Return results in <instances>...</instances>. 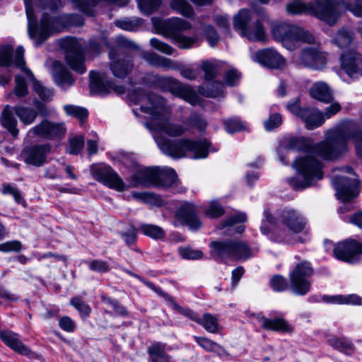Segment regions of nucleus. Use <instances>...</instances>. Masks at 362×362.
Instances as JSON below:
<instances>
[{
	"label": "nucleus",
	"mask_w": 362,
	"mask_h": 362,
	"mask_svg": "<svg viewBox=\"0 0 362 362\" xmlns=\"http://www.w3.org/2000/svg\"><path fill=\"white\" fill-rule=\"evenodd\" d=\"M129 97L134 104H140L141 112L151 116V121L145 126L152 132L158 148L164 154L174 158L202 159L206 158L210 151H217V148L211 147V144L206 139L171 140L163 137V134L171 137L180 136L187 130L182 124L170 121L171 109L163 97L153 93H146L141 88H135L129 93Z\"/></svg>",
	"instance_id": "1"
},
{
	"label": "nucleus",
	"mask_w": 362,
	"mask_h": 362,
	"mask_svg": "<svg viewBox=\"0 0 362 362\" xmlns=\"http://www.w3.org/2000/svg\"><path fill=\"white\" fill-rule=\"evenodd\" d=\"M325 140L307 147L303 155L293 163L296 176L288 180L289 185L296 190H301L313 185L323 178L322 163L317 158L325 160L339 158L348 150V141L353 139L357 155L362 158V131L356 122L344 120L325 132Z\"/></svg>",
	"instance_id": "2"
},
{
	"label": "nucleus",
	"mask_w": 362,
	"mask_h": 362,
	"mask_svg": "<svg viewBox=\"0 0 362 362\" xmlns=\"http://www.w3.org/2000/svg\"><path fill=\"white\" fill-rule=\"evenodd\" d=\"M261 232L273 242L285 244L303 243L310 238L307 221L303 214L293 209H284L274 217L264 209Z\"/></svg>",
	"instance_id": "3"
},
{
	"label": "nucleus",
	"mask_w": 362,
	"mask_h": 362,
	"mask_svg": "<svg viewBox=\"0 0 362 362\" xmlns=\"http://www.w3.org/2000/svg\"><path fill=\"white\" fill-rule=\"evenodd\" d=\"M60 47L65 51V59L67 65L78 74L86 71L84 54L94 57L100 54L104 46L108 42L105 36L93 38L87 45L81 40L73 37L63 38L59 42Z\"/></svg>",
	"instance_id": "4"
},
{
	"label": "nucleus",
	"mask_w": 362,
	"mask_h": 362,
	"mask_svg": "<svg viewBox=\"0 0 362 362\" xmlns=\"http://www.w3.org/2000/svg\"><path fill=\"white\" fill-rule=\"evenodd\" d=\"M343 0H315V4H304L299 0L290 2L286 11L291 14H310L329 25H334L339 18V6Z\"/></svg>",
	"instance_id": "5"
},
{
	"label": "nucleus",
	"mask_w": 362,
	"mask_h": 362,
	"mask_svg": "<svg viewBox=\"0 0 362 362\" xmlns=\"http://www.w3.org/2000/svg\"><path fill=\"white\" fill-rule=\"evenodd\" d=\"M35 0H24L28 18V33L29 37L35 41V46L42 44L50 35L57 30V25L59 22L57 17H51L47 13H43L40 26L34 14L33 3Z\"/></svg>",
	"instance_id": "6"
},
{
	"label": "nucleus",
	"mask_w": 362,
	"mask_h": 362,
	"mask_svg": "<svg viewBox=\"0 0 362 362\" xmlns=\"http://www.w3.org/2000/svg\"><path fill=\"white\" fill-rule=\"evenodd\" d=\"M272 33L275 40L281 41L283 46L291 51L300 47L302 42L315 43V37L309 31L294 25H276L272 28Z\"/></svg>",
	"instance_id": "7"
},
{
	"label": "nucleus",
	"mask_w": 362,
	"mask_h": 362,
	"mask_svg": "<svg viewBox=\"0 0 362 362\" xmlns=\"http://www.w3.org/2000/svg\"><path fill=\"white\" fill-rule=\"evenodd\" d=\"M144 81L164 91H169L173 95L183 98L192 105L199 103L198 97L192 90L182 86L177 80L173 77L161 76L148 73L146 75Z\"/></svg>",
	"instance_id": "8"
},
{
	"label": "nucleus",
	"mask_w": 362,
	"mask_h": 362,
	"mask_svg": "<svg viewBox=\"0 0 362 362\" xmlns=\"http://www.w3.org/2000/svg\"><path fill=\"white\" fill-rule=\"evenodd\" d=\"M252 13L247 9H241L234 16L233 26L235 30L240 35L247 38L250 41H264L266 39L265 31L260 23V19L251 22Z\"/></svg>",
	"instance_id": "9"
},
{
	"label": "nucleus",
	"mask_w": 362,
	"mask_h": 362,
	"mask_svg": "<svg viewBox=\"0 0 362 362\" xmlns=\"http://www.w3.org/2000/svg\"><path fill=\"white\" fill-rule=\"evenodd\" d=\"M313 274V269L308 262H302L296 265L289 274L290 288L298 296L308 293L311 287L309 278Z\"/></svg>",
	"instance_id": "10"
},
{
	"label": "nucleus",
	"mask_w": 362,
	"mask_h": 362,
	"mask_svg": "<svg viewBox=\"0 0 362 362\" xmlns=\"http://www.w3.org/2000/svg\"><path fill=\"white\" fill-rule=\"evenodd\" d=\"M66 128L64 122H54L45 119L30 128L27 136L31 139H41L51 141H60L66 134Z\"/></svg>",
	"instance_id": "11"
},
{
	"label": "nucleus",
	"mask_w": 362,
	"mask_h": 362,
	"mask_svg": "<svg viewBox=\"0 0 362 362\" xmlns=\"http://www.w3.org/2000/svg\"><path fill=\"white\" fill-rule=\"evenodd\" d=\"M93 177L103 185L118 192L127 189L125 183L111 166L105 163L93 164L90 166Z\"/></svg>",
	"instance_id": "12"
},
{
	"label": "nucleus",
	"mask_w": 362,
	"mask_h": 362,
	"mask_svg": "<svg viewBox=\"0 0 362 362\" xmlns=\"http://www.w3.org/2000/svg\"><path fill=\"white\" fill-rule=\"evenodd\" d=\"M163 26L181 49H189L197 41L196 37H187L180 33L192 27L191 24L185 20L180 18H171L165 21L163 23Z\"/></svg>",
	"instance_id": "13"
},
{
	"label": "nucleus",
	"mask_w": 362,
	"mask_h": 362,
	"mask_svg": "<svg viewBox=\"0 0 362 362\" xmlns=\"http://www.w3.org/2000/svg\"><path fill=\"white\" fill-rule=\"evenodd\" d=\"M13 64L17 68L20 69L32 82L34 91L38 95L41 100L49 101L52 99L54 96L53 89L43 86L40 81L37 80L32 71L25 66L24 48L22 46H19L15 52Z\"/></svg>",
	"instance_id": "14"
},
{
	"label": "nucleus",
	"mask_w": 362,
	"mask_h": 362,
	"mask_svg": "<svg viewBox=\"0 0 362 362\" xmlns=\"http://www.w3.org/2000/svg\"><path fill=\"white\" fill-rule=\"evenodd\" d=\"M51 151L49 143L29 145L22 149L20 157L25 163L39 168L47 162Z\"/></svg>",
	"instance_id": "15"
},
{
	"label": "nucleus",
	"mask_w": 362,
	"mask_h": 362,
	"mask_svg": "<svg viewBox=\"0 0 362 362\" xmlns=\"http://www.w3.org/2000/svg\"><path fill=\"white\" fill-rule=\"evenodd\" d=\"M340 71L351 79L362 76V54L356 49L344 50L339 58Z\"/></svg>",
	"instance_id": "16"
},
{
	"label": "nucleus",
	"mask_w": 362,
	"mask_h": 362,
	"mask_svg": "<svg viewBox=\"0 0 362 362\" xmlns=\"http://www.w3.org/2000/svg\"><path fill=\"white\" fill-rule=\"evenodd\" d=\"M90 89L92 93L105 95L114 91L117 94L125 92V87L122 85H116L111 80H107L103 73L90 71L89 73Z\"/></svg>",
	"instance_id": "17"
},
{
	"label": "nucleus",
	"mask_w": 362,
	"mask_h": 362,
	"mask_svg": "<svg viewBox=\"0 0 362 362\" xmlns=\"http://www.w3.org/2000/svg\"><path fill=\"white\" fill-rule=\"evenodd\" d=\"M336 196L344 204L351 202L358 193V182L356 179H351L343 176H334L332 180Z\"/></svg>",
	"instance_id": "18"
},
{
	"label": "nucleus",
	"mask_w": 362,
	"mask_h": 362,
	"mask_svg": "<svg viewBox=\"0 0 362 362\" xmlns=\"http://www.w3.org/2000/svg\"><path fill=\"white\" fill-rule=\"evenodd\" d=\"M333 254L339 260L350 264L356 263L362 254V244L355 240H345L334 245Z\"/></svg>",
	"instance_id": "19"
},
{
	"label": "nucleus",
	"mask_w": 362,
	"mask_h": 362,
	"mask_svg": "<svg viewBox=\"0 0 362 362\" xmlns=\"http://www.w3.org/2000/svg\"><path fill=\"white\" fill-rule=\"evenodd\" d=\"M173 224L175 227L186 225L192 230H198L202 223L197 215L195 206L189 202L182 204L175 214Z\"/></svg>",
	"instance_id": "20"
},
{
	"label": "nucleus",
	"mask_w": 362,
	"mask_h": 362,
	"mask_svg": "<svg viewBox=\"0 0 362 362\" xmlns=\"http://www.w3.org/2000/svg\"><path fill=\"white\" fill-rule=\"evenodd\" d=\"M298 62L303 66L321 70L326 66L327 57L317 48L305 47L301 50Z\"/></svg>",
	"instance_id": "21"
},
{
	"label": "nucleus",
	"mask_w": 362,
	"mask_h": 362,
	"mask_svg": "<svg viewBox=\"0 0 362 362\" xmlns=\"http://www.w3.org/2000/svg\"><path fill=\"white\" fill-rule=\"evenodd\" d=\"M109 57L111 59L110 70L115 77L124 78L132 72L134 63L131 57L116 54L114 49L109 52Z\"/></svg>",
	"instance_id": "22"
},
{
	"label": "nucleus",
	"mask_w": 362,
	"mask_h": 362,
	"mask_svg": "<svg viewBox=\"0 0 362 362\" xmlns=\"http://www.w3.org/2000/svg\"><path fill=\"white\" fill-rule=\"evenodd\" d=\"M253 57L254 61L272 69H281L284 66L286 62L284 57L272 48L259 50Z\"/></svg>",
	"instance_id": "23"
},
{
	"label": "nucleus",
	"mask_w": 362,
	"mask_h": 362,
	"mask_svg": "<svg viewBox=\"0 0 362 362\" xmlns=\"http://www.w3.org/2000/svg\"><path fill=\"white\" fill-rule=\"evenodd\" d=\"M253 317L261 323V327L264 329L284 333H292L293 332V327L282 317L270 319L264 317L261 313L254 314Z\"/></svg>",
	"instance_id": "24"
},
{
	"label": "nucleus",
	"mask_w": 362,
	"mask_h": 362,
	"mask_svg": "<svg viewBox=\"0 0 362 362\" xmlns=\"http://www.w3.org/2000/svg\"><path fill=\"white\" fill-rule=\"evenodd\" d=\"M159 168L149 167L138 170L131 176V185L134 187L138 186L155 187Z\"/></svg>",
	"instance_id": "25"
},
{
	"label": "nucleus",
	"mask_w": 362,
	"mask_h": 362,
	"mask_svg": "<svg viewBox=\"0 0 362 362\" xmlns=\"http://www.w3.org/2000/svg\"><path fill=\"white\" fill-rule=\"evenodd\" d=\"M52 76L55 83L64 90L72 86L75 81L71 73L59 61L52 64Z\"/></svg>",
	"instance_id": "26"
},
{
	"label": "nucleus",
	"mask_w": 362,
	"mask_h": 362,
	"mask_svg": "<svg viewBox=\"0 0 362 362\" xmlns=\"http://www.w3.org/2000/svg\"><path fill=\"white\" fill-rule=\"evenodd\" d=\"M0 339L6 345L21 354L28 355L30 352L29 349L21 341L19 335L11 330L1 329Z\"/></svg>",
	"instance_id": "27"
},
{
	"label": "nucleus",
	"mask_w": 362,
	"mask_h": 362,
	"mask_svg": "<svg viewBox=\"0 0 362 362\" xmlns=\"http://www.w3.org/2000/svg\"><path fill=\"white\" fill-rule=\"evenodd\" d=\"M210 246L212 248L211 255L216 260L223 261L233 258V240L213 241Z\"/></svg>",
	"instance_id": "28"
},
{
	"label": "nucleus",
	"mask_w": 362,
	"mask_h": 362,
	"mask_svg": "<svg viewBox=\"0 0 362 362\" xmlns=\"http://www.w3.org/2000/svg\"><path fill=\"white\" fill-rule=\"evenodd\" d=\"M142 57L150 65L155 67H160L164 69H173L177 70L179 69V64L177 62L173 60L160 56L154 52H144L142 53Z\"/></svg>",
	"instance_id": "29"
},
{
	"label": "nucleus",
	"mask_w": 362,
	"mask_h": 362,
	"mask_svg": "<svg viewBox=\"0 0 362 362\" xmlns=\"http://www.w3.org/2000/svg\"><path fill=\"white\" fill-rule=\"evenodd\" d=\"M305 148V141L302 138L289 137L285 139L284 144L277 148V153L280 161L284 164H288L284 153L288 151H301Z\"/></svg>",
	"instance_id": "30"
},
{
	"label": "nucleus",
	"mask_w": 362,
	"mask_h": 362,
	"mask_svg": "<svg viewBox=\"0 0 362 362\" xmlns=\"http://www.w3.org/2000/svg\"><path fill=\"white\" fill-rule=\"evenodd\" d=\"M303 112L304 113L301 115L300 119L305 123L307 129H313L317 128L325 122L323 114L320 110L315 108L305 107Z\"/></svg>",
	"instance_id": "31"
},
{
	"label": "nucleus",
	"mask_w": 362,
	"mask_h": 362,
	"mask_svg": "<svg viewBox=\"0 0 362 362\" xmlns=\"http://www.w3.org/2000/svg\"><path fill=\"white\" fill-rule=\"evenodd\" d=\"M166 344L159 341L152 343L147 349L151 362H175L165 353Z\"/></svg>",
	"instance_id": "32"
},
{
	"label": "nucleus",
	"mask_w": 362,
	"mask_h": 362,
	"mask_svg": "<svg viewBox=\"0 0 362 362\" xmlns=\"http://www.w3.org/2000/svg\"><path fill=\"white\" fill-rule=\"evenodd\" d=\"M310 94L314 99L325 103H329L334 99L332 90L322 81L315 83L310 89Z\"/></svg>",
	"instance_id": "33"
},
{
	"label": "nucleus",
	"mask_w": 362,
	"mask_h": 362,
	"mask_svg": "<svg viewBox=\"0 0 362 362\" xmlns=\"http://www.w3.org/2000/svg\"><path fill=\"white\" fill-rule=\"evenodd\" d=\"M13 112V107L6 105L1 112L0 119L3 127L16 139L18 135L19 129L17 128L18 122Z\"/></svg>",
	"instance_id": "34"
},
{
	"label": "nucleus",
	"mask_w": 362,
	"mask_h": 362,
	"mask_svg": "<svg viewBox=\"0 0 362 362\" xmlns=\"http://www.w3.org/2000/svg\"><path fill=\"white\" fill-rule=\"evenodd\" d=\"M155 187L168 188L171 187L177 179V175L173 168L160 169L158 170Z\"/></svg>",
	"instance_id": "35"
},
{
	"label": "nucleus",
	"mask_w": 362,
	"mask_h": 362,
	"mask_svg": "<svg viewBox=\"0 0 362 362\" xmlns=\"http://www.w3.org/2000/svg\"><path fill=\"white\" fill-rule=\"evenodd\" d=\"M13 111L21 122L25 125H30L34 123L38 115L36 110L23 105L13 107Z\"/></svg>",
	"instance_id": "36"
},
{
	"label": "nucleus",
	"mask_w": 362,
	"mask_h": 362,
	"mask_svg": "<svg viewBox=\"0 0 362 362\" xmlns=\"http://www.w3.org/2000/svg\"><path fill=\"white\" fill-rule=\"evenodd\" d=\"M193 339L203 349L206 351L216 353L221 356L228 355L227 351L224 349L222 346L209 338L194 336Z\"/></svg>",
	"instance_id": "37"
},
{
	"label": "nucleus",
	"mask_w": 362,
	"mask_h": 362,
	"mask_svg": "<svg viewBox=\"0 0 362 362\" xmlns=\"http://www.w3.org/2000/svg\"><path fill=\"white\" fill-rule=\"evenodd\" d=\"M322 299L327 303L336 304H346L353 305H362V298L356 294H349L346 296L337 295V296H324Z\"/></svg>",
	"instance_id": "38"
},
{
	"label": "nucleus",
	"mask_w": 362,
	"mask_h": 362,
	"mask_svg": "<svg viewBox=\"0 0 362 362\" xmlns=\"http://www.w3.org/2000/svg\"><path fill=\"white\" fill-rule=\"evenodd\" d=\"M353 40V33L346 28H342L337 32L332 42L339 48L343 49L348 48L351 45Z\"/></svg>",
	"instance_id": "39"
},
{
	"label": "nucleus",
	"mask_w": 362,
	"mask_h": 362,
	"mask_svg": "<svg viewBox=\"0 0 362 362\" xmlns=\"http://www.w3.org/2000/svg\"><path fill=\"white\" fill-rule=\"evenodd\" d=\"M327 342L334 349L344 352L346 354L351 355L354 351L353 344L346 338H338L332 336L327 339Z\"/></svg>",
	"instance_id": "40"
},
{
	"label": "nucleus",
	"mask_w": 362,
	"mask_h": 362,
	"mask_svg": "<svg viewBox=\"0 0 362 362\" xmlns=\"http://www.w3.org/2000/svg\"><path fill=\"white\" fill-rule=\"evenodd\" d=\"M115 24L117 27L127 30L136 31L143 24V20L138 17H127L116 20Z\"/></svg>",
	"instance_id": "41"
},
{
	"label": "nucleus",
	"mask_w": 362,
	"mask_h": 362,
	"mask_svg": "<svg viewBox=\"0 0 362 362\" xmlns=\"http://www.w3.org/2000/svg\"><path fill=\"white\" fill-rule=\"evenodd\" d=\"M139 230L144 235L154 240H160L165 236V230L161 227L153 224L142 223L139 226Z\"/></svg>",
	"instance_id": "42"
},
{
	"label": "nucleus",
	"mask_w": 362,
	"mask_h": 362,
	"mask_svg": "<svg viewBox=\"0 0 362 362\" xmlns=\"http://www.w3.org/2000/svg\"><path fill=\"white\" fill-rule=\"evenodd\" d=\"M198 324L202 325L209 333L215 334L218 332V320L216 316L210 313H206L202 317H200Z\"/></svg>",
	"instance_id": "43"
},
{
	"label": "nucleus",
	"mask_w": 362,
	"mask_h": 362,
	"mask_svg": "<svg viewBox=\"0 0 362 362\" xmlns=\"http://www.w3.org/2000/svg\"><path fill=\"white\" fill-rule=\"evenodd\" d=\"M233 259L245 260L252 257V250L246 243L233 241Z\"/></svg>",
	"instance_id": "44"
},
{
	"label": "nucleus",
	"mask_w": 362,
	"mask_h": 362,
	"mask_svg": "<svg viewBox=\"0 0 362 362\" xmlns=\"http://www.w3.org/2000/svg\"><path fill=\"white\" fill-rule=\"evenodd\" d=\"M122 270L124 272H125L126 274L139 279L141 282H142L144 285H146L148 288H150L151 290L154 291L159 296L163 298L165 300H171L170 296L168 293L163 291L160 287L157 286L156 285H155L153 283H152L151 281H148L145 280L141 276L132 272V271H130L127 269L122 268Z\"/></svg>",
	"instance_id": "45"
},
{
	"label": "nucleus",
	"mask_w": 362,
	"mask_h": 362,
	"mask_svg": "<svg viewBox=\"0 0 362 362\" xmlns=\"http://www.w3.org/2000/svg\"><path fill=\"white\" fill-rule=\"evenodd\" d=\"M170 7L185 17H192L194 14L192 7L186 0H172Z\"/></svg>",
	"instance_id": "46"
},
{
	"label": "nucleus",
	"mask_w": 362,
	"mask_h": 362,
	"mask_svg": "<svg viewBox=\"0 0 362 362\" xmlns=\"http://www.w3.org/2000/svg\"><path fill=\"white\" fill-rule=\"evenodd\" d=\"M136 2L142 13L150 15L159 8L162 0H136Z\"/></svg>",
	"instance_id": "47"
},
{
	"label": "nucleus",
	"mask_w": 362,
	"mask_h": 362,
	"mask_svg": "<svg viewBox=\"0 0 362 362\" xmlns=\"http://www.w3.org/2000/svg\"><path fill=\"white\" fill-rule=\"evenodd\" d=\"M132 197L136 199L141 200L143 202L148 203L150 204L159 206L162 203L161 198L154 193L134 192L132 193Z\"/></svg>",
	"instance_id": "48"
},
{
	"label": "nucleus",
	"mask_w": 362,
	"mask_h": 362,
	"mask_svg": "<svg viewBox=\"0 0 362 362\" xmlns=\"http://www.w3.org/2000/svg\"><path fill=\"white\" fill-rule=\"evenodd\" d=\"M14 81V95L18 98H22L26 96L28 93V88L25 79L20 75H16L15 76Z\"/></svg>",
	"instance_id": "49"
},
{
	"label": "nucleus",
	"mask_w": 362,
	"mask_h": 362,
	"mask_svg": "<svg viewBox=\"0 0 362 362\" xmlns=\"http://www.w3.org/2000/svg\"><path fill=\"white\" fill-rule=\"evenodd\" d=\"M64 110L68 115L73 116L81 121H83L88 117V112L86 108L67 105L64 106Z\"/></svg>",
	"instance_id": "50"
},
{
	"label": "nucleus",
	"mask_w": 362,
	"mask_h": 362,
	"mask_svg": "<svg viewBox=\"0 0 362 362\" xmlns=\"http://www.w3.org/2000/svg\"><path fill=\"white\" fill-rule=\"evenodd\" d=\"M344 4L345 8L352 13L355 16L362 18V0H348L346 3L344 1L339 6V11H340L341 5ZM340 13L339 14V16Z\"/></svg>",
	"instance_id": "51"
},
{
	"label": "nucleus",
	"mask_w": 362,
	"mask_h": 362,
	"mask_svg": "<svg viewBox=\"0 0 362 362\" xmlns=\"http://www.w3.org/2000/svg\"><path fill=\"white\" fill-rule=\"evenodd\" d=\"M13 48L11 45H4L0 49V66H9L12 63Z\"/></svg>",
	"instance_id": "52"
},
{
	"label": "nucleus",
	"mask_w": 362,
	"mask_h": 362,
	"mask_svg": "<svg viewBox=\"0 0 362 362\" xmlns=\"http://www.w3.org/2000/svg\"><path fill=\"white\" fill-rule=\"evenodd\" d=\"M202 69L204 72V78L206 80L211 81L217 75L218 64L215 62L204 61L202 62Z\"/></svg>",
	"instance_id": "53"
},
{
	"label": "nucleus",
	"mask_w": 362,
	"mask_h": 362,
	"mask_svg": "<svg viewBox=\"0 0 362 362\" xmlns=\"http://www.w3.org/2000/svg\"><path fill=\"white\" fill-rule=\"evenodd\" d=\"M70 303L78 311L83 317H87L91 311L90 306L79 297L71 298Z\"/></svg>",
	"instance_id": "54"
},
{
	"label": "nucleus",
	"mask_w": 362,
	"mask_h": 362,
	"mask_svg": "<svg viewBox=\"0 0 362 362\" xmlns=\"http://www.w3.org/2000/svg\"><path fill=\"white\" fill-rule=\"evenodd\" d=\"M150 44L155 49L167 55H173L175 52V49L171 46L155 37L151 39Z\"/></svg>",
	"instance_id": "55"
},
{
	"label": "nucleus",
	"mask_w": 362,
	"mask_h": 362,
	"mask_svg": "<svg viewBox=\"0 0 362 362\" xmlns=\"http://www.w3.org/2000/svg\"><path fill=\"white\" fill-rule=\"evenodd\" d=\"M272 288L276 292H281L288 288V284L286 278L281 275L274 276L269 281Z\"/></svg>",
	"instance_id": "56"
},
{
	"label": "nucleus",
	"mask_w": 362,
	"mask_h": 362,
	"mask_svg": "<svg viewBox=\"0 0 362 362\" xmlns=\"http://www.w3.org/2000/svg\"><path fill=\"white\" fill-rule=\"evenodd\" d=\"M178 252L180 255L185 259H199L203 256V253L201 250H194L189 247H180Z\"/></svg>",
	"instance_id": "57"
},
{
	"label": "nucleus",
	"mask_w": 362,
	"mask_h": 362,
	"mask_svg": "<svg viewBox=\"0 0 362 362\" xmlns=\"http://www.w3.org/2000/svg\"><path fill=\"white\" fill-rule=\"evenodd\" d=\"M90 270L99 272L106 273L110 271V265L107 262L102 259H93L86 262Z\"/></svg>",
	"instance_id": "58"
},
{
	"label": "nucleus",
	"mask_w": 362,
	"mask_h": 362,
	"mask_svg": "<svg viewBox=\"0 0 362 362\" xmlns=\"http://www.w3.org/2000/svg\"><path fill=\"white\" fill-rule=\"evenodd\" d=\"M84 146V137L81 135H77L69 140V153L70 154L77 155L80 153Z\"/></svg>",
	"instance_id": "59"
},
{
	"label": "nucleus",
	"mask_w": 362,
	"mask_h": 362,
	"mask_svg": "<svg viewBox=\"0 0 362 362\" xmlns=\"http://www.w3.org/2000/svg\"><path fill=\"white\" fill-rule=\"evenodd\" d=\"M223 83L221 81H215L209 85L204 95L210 98L219 97L223 95Z\"/></svg>",
	"instance_id": "60"
},
{
	"label": "nucleus",
	"mask_w": 362,
	"mask_h": 362,
	"mask_svg": "<svg viewBox=\"0 0 362 362\" xmlns=\"http://www.w3.org/2000/svg\"><path fill=\"white\" fill-rule=\"evenodd\" d=\"M205 214L210 218H216L220 217L224 214V209L218 202L213 201L206 209Z\"/></svg>",
	"instance_id": "61"
},
{
	"label": "nucleus",
	"mask_w": 362,
	"mask_h": 362,
	"mask_svg": "<svg viewBox=\"0 0 362 362\" xmlns=\"http://www.w3.org/2000/svg\"><path fill=\"white\" fill-rule=\"evenodd\" d=\"M247 216L246 214L243 212L237 213L227 219H226L221 224L220 229H223L224 228L230 227L234 226L236 223H243L246 221Z\"/></svg>",
	"instance_id": "62"
},
{
	"label": "nucleus",
	"mask_w": 362,
	"mask_h": 362,
	"mask_svg": "<svg viewBox=\"0 0 362 362\" xmlns=\"http://www.w3.org/2000/svg\"><path fill=\"white\" fill-rule=\"evenodd\" d=\"M61 0H35L33 3V8L39 7L42 9H47L54 11L59 6Z\"/></svg>",
	"instance_id": "63"
},
{
	"label": "nucleus",
	"mask_w": 362,
	"mask_h": 362,
	"mask_svg": "<svg viewBox=\"0 0 362 362\" xmlns=\"http://www.w3.org/2000/svg\"><path fill=\"white\" fill-rule=\"evenodd\" d=\"M241 74L235 69H231L226 72L224 75V81L227 86H236L240 78Z\"/></svg>",
	"instance_id": "64"
}]
</instances>
